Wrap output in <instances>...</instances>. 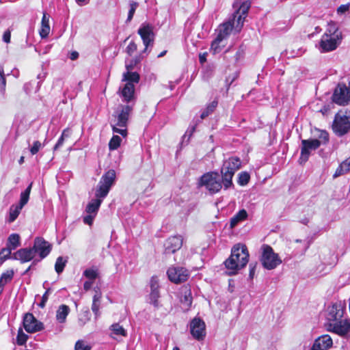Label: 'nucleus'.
I'll return each mask as SVG.
<instances>
[{
    "instance_id": "obj_41",
    "label": "nucleus",
    "mask_w": 350,
    "mask_h": 350,
    "mask_svg": "<svg viewBox=\"0 0 350 350\" xmlns=\"http://www.w3.org/2000/svg\"><path fill=\"white\" fill-rule=\"evenodd\" d=\"M83 275L89 279L90 280L94 281L95 279L97 278L98 275V273L97 269L90 268L87 269L83 271Z\"/></svg>"
},
{
    "instance_id": "obj_24",
    "label": "nucleus",
    "mask_w": 350,
    "mask_h": 350,
    "mask_svg": "<svg viewBox=\"0 0 350 350\" xmlns=\"http://www.w3.org/2000/svg\"><path fill=\"white\" fill-rule=\"evenodd\" d=\"M192 301L193 297L191 290L185 288L184 291L182 292V295L180 297V303L182 304L183 309L184 310H188L192 304Z\"/></svg>"
},
{
    "instance_id": "obj_53",
    "label": "nucleus",
    "mask_w": 350,
    "mask_h": 350,
    "mask_svg": "<svg viewBox=\"0 0 350 350\" xmlns=\"http://www.w3.org/2000/svg\"><path fill=\"white\" fill-rule=\"evenodd\" d=\"M29 198V196H27L26 194H23V193H21V198H20V202L18 203L19 206L23 207L28 202Z\"/></svg>"
},
{
    "instance_id": "obj_61",
    "label": "nucleus",
    "mask_w": 350,
    "mask_h": 350,
    "mask_svg": "<svg viewBox=\"0 0 350 350\" xmlns=\"http://www.w3.org/2000/svg\"><path fill=\"white\" fill-rule=\"evenodd\" d=\"M32 183H31L29 186L25 189V190L24 191H23L22 193H23V194H26L27 196H29L30 195V192H31V187H32Z\"/></svg>"
},
{
    "instance_id": "obj_34",
    "label": "nucleus",
    "mask_w": 350,
    "mask_h": 350,
    "mask_svg": "<svg viewBox=\"0 0 350 350\" xmlns=\"http://www.w3.org/2000/svg\"><path fill=\"white\" fill-rule=\"evenodd\" d=\"M20 245V237L18 234H12L9 236L8 239V248L10 250H15Z\"/></svg>"
},
{
    "instance_id": "obj_1",
    "label": "nucleus",
    "mask_w": 350,
    "mask_h": 350,
    "mask_svg": "<svg viewBox=\"0 0 350 350\" xmlns=\"http://www.w3.org/2000/svg\"><path fill=\"white\" fill-rule=\"evenodd\" d=\"M116 174L114 170H109L100 178L96 187V198L91 200L85 208L87 215L83 217L85 224L91 226L96 216L104 198L107 197L115 184Z\"/></svg>"
},
{
    "instance_id": "obj_10",
    "label": "nucleus",
    "mask_w": 350,
    "mask_h": 350,
    "mask_svg": "<svg viewBox=\"0 0 350 350\" xmlns=\"http://www.w3.org/2000/svg\"><path fill=\"white\" fill-rule=\"evenodd\" d=\"M329 331L340 336H347L350 334V319H341L334 323H329Z\"/></svg>"
},
{
    "instance_id": "obj_43",
    "label": "nucleus",
    "mask_w": 350,
    "mask_h": 350,
    "mask_svg": "<svg viewBox=\"0 0 350 350\" xmlns=\"http://www.w3.org/2000/svg\"><path fill=\"white\" fill-rule=\"evenodd\" d=\"M319 132L318 139H316L319 142L320 146L327 144L329 142L328 133L325 130H319Z\"/></svg>"
},
{
    "instance_id": "obj_57",
    "label": "nucleus",
    "mask_w": 350,
    "mask_h": 350,
    "mask_svg": "<svg viewBox=\"0 0 350 350\" xmlns=\"http://www.w3.org/2000/svg\"><path fill=\"white\" fill-rule=\"evenodd\" d=\"M257 263H250V273H249V277L250 278L252 279L254 278V273H255V269L256 267Z\"/></svg>"
},
{
    "instance_id": "obj_55",
    "label": "nucleus",
    "mask_w": 350,
    "mask_h": 350,
    "mask_svg": "<svg viewBox=\"0 0 350 350\" xmlns=\"http://www.w3.org/2000/svg\"><path fill=\"white\" fill-rule=\"evenodd\" d=\"M349 9V4H343L340 5L337 9L338 14H342L345 13Z\"/></svg>"
},
{
    "instance_id": "obj_38",
    "label": "nucleus",
    "mask_w": 350,
    "mask_h": 350,
    "mask_svg": "<svg viewBox=\"0 0 350 350\" xmlns=\"http://www.w3.org/2000/svg\"><path fill=\"white\" fill-rule=\"evenodd\" d=\"M66 262L67 260L64 259L62 256H59L56 259V262L55 264V270L58 274H60L61 273L63 272L66 267Z\"/></svg>"
},
{
    "instance_id": "obj_16",
    "label": "nucleus",
    "mask_w": 350,
    "mask_h": 350,
    "mask_svg": "<svg viewBox=\"0 0 350 350\" xmlns=\"http://www.w3.org/2000/svg\"><path fill=\"white\" fill-rule=\"evenodd\" d=\"M205 323L200 318H194L190 323V332L192 336L198 340H203L206 336Z\"/></svg>"
},
{
    "instance_id": "obj_9",
    "label": "nucleus",
    "mask_w": 350,
    "mask_h": 350,
    "mask_svg": "<svg viewBox=\"0 0 350 350\" xmlns=\"http://www.w3.org/2000/svg\"><path fill=\"white\" fill-rule=\"evenodd\" d=\"M320 147V143L317 139H302L299 161L306 163L310 155L312 150H315Z\"/></svg>"
},
{
    "instance_id": "obj_50",
    "label": "nucleus",
    "mask_w": 350,
    "mask_h": 350,
    "mask_svg": "<svg viewBox=\"0 0 350 350\" xmlns=\"http://www.w3.org/2000/svg\"><path fill=\"white\" fill-rule=\"evenodd\" d=\"M111 126H112V130H113V133L120 134L122 137L126 136L127 131L125 128L124 129H119L117 127L118 126L116 125V124H112Z\"/></svg>"
},
{
    "instance_id": "obj_37",
    "label": "nucleus",
    "mask_w": 350,
    "mask_h": 350,
    "mask_svg": "<svg viewBox=\"0 0 350 350\" xmlns=\"http://www.w3.org/2000/svg\"><path fill=\"white\" fill-rule=\"evenodd\" d=\"M245 18V16L242 15V14H238L237 16L234 20V14H233L232 18L230 19L229 21L232 22V24H233L234 27V25L236 23L235 29H236L237 31H239L243 25Z\"/></svg>"
},
{
    "instance_id": "obj_47",
    "label": "nucleus",
    "mask_w": 350,
    "mask_h": 350,
    "mask_svg": "<svg viewBox=\"0 0 350 350\" xmlns=\"http://www.w3.org/2000/svg\"><path fill=\"white\" fill-rule=\"evenodd\" d=\"M91 346L86 344L83 340H79L76 342L75 350H91Z\"/></svg>"
},
{
    "instance_id": "obj_49",
    "label": "nucleus",
    "mask_w": 350,
    "mask_h": 350,
    "mask_svg": "<svg viewBox=\"0 0 350 350\" xmlns=\"http://www.w3.org/2000/svg\"><path fill=\"white\" fill-rule=\"evenodd\" d=\"M42 147V144L39 141H36L33 142V146L30 148V152L31 154L34 155L38 152L40 149Z\"/></svg>"
},
{
    "instance_id": "obj_58",
    "label": "nucleus",
    "mask_w": 350,
    "mask_h": 350,
    "mask_svg": "<svg viewBox=\"0 0 350 350\" xmlns=\"http://www.w3.org/2000/svg\"><path fill=\"white\" fill-rule=\"evenodd\" d=\"M341 164L344 165L345 170H346L347 172L350 171V157L343 161Z\"/></svg>"
},
{
    "instance_id": "obj_44",
    "label": "nucleus",
    "mask_w": 350,
    "mask_h": 350,
    "mask_svg": "<svg viewBox=\"0 0 350 350\" xmlns=\"http://www.w3.org/2000/svg\"><path fill=\"white\" fill-rule=\"evenodd\" d=\"M250 179V174L246 172H242L239 174L238 183L239 185H246Z\"/></svg>"
},
{
    "instance_id": "obj_12",
    "label": "nucleus",
    "mask_w": 350,
    "mask_h": 350,
    "mask_svg": "<svg viewBox=\"0 0 350 350\" xmlns=\"http://www.w3.org/2000/svg\"><path fill=\"white\" fill-rule=\"evenodd\" d=\"M24 329L28 333H35L44 329V324L39 321L31 313H26L23 317Z\"/></svg>"
},
{
    "instance_id": "obj_60",
    "label": "nucleus",
    "mask_w": 350,
    "mask_h": 350,
    "mask_svg": "<svg viewBox=\"0 0 350 350\" xmlns=\"http://www.w3.org/2000/svg\"><path fill=\"white\" fill-rule=\"evenodd\" d=\"M3 41L5 42H10V32H5L3 36Z\"/></svg>"
},
{
    "instance_id": "obj_56",
    "label": "nucleus",
    "mask_w": 350,
    "mask_h": 350,
    "mask_svg": "<svg viewBox=\"0 0 350 350\" xmlns=\"http://www.w3.org/2000/svg\"><path fill=\"white\" fill-rule=\"evenodd\" d=\"M100 302H92V310L96 316L99 314Z\"/></svg>"
},
{
    "instance_id": "obj_19",
    "label": "nucleus",
    "mask_w": 350,
    "mask_h": 350,
    "mask_svg": "<svg viewBox=\"0 0 350 350\" xmlns=\"http://www.w3.org/2000/svg\"><path fill=\"white\" fill-rule=\"evenodd\" d=\"M183 245V239L180 235L169 237L164 243L165 254H174Z\"/></svg>"
},
{
    "instance_id": "obj_3",
    "label": "nucleus",
    "mask_w": 350,
    "mask_h": 350,
    "mask_svg": "<svg viewBox=\"0 0 350 350\" xmlns=\"http://www.w3.org/2000/svg\"><path fill=\"white\" fill-rule=\"evenodd\" d=\"M249 252L245 245L236 244L231 250L230 256L224 262L228 275H234L237 271L245 267L249 260Z\"/></svg>"
},
{
    "instance_id": "obj_32",
    "label": "nucleus",
    "mask_w": 350,
    "mask_h": 350,
    "mask_svg": "<svg viewBox=\"0 0 350 350\" xmlns=\"http://www.w3.org/2000/svg\"><path fill=\"white\" fill-rule=\"evenodd\" d=\"M223 40L221 39V36H217L216 38L212 41L211 45V51L214 53H219L221 51L222 47L224 46L222 44Z\"/></svg>"
},
{
    "instance_id": "obj_13",
    "label": "nucleus",
    "mask_w": 350,
    "mask_h": 350,
    "mask_svg": "<svg viewBox=\"0 0 350 350\" xmlns=\"http://www.w3.org/2000/svg\"><path fill=\"white\" fill-rule=\"evenodd\" d=\"M345 308L341 302H336L329 306L327 309L326 314V319L329 323H334L342 319Z\"/></svg>"
},
{
    "instance_id": "obj_11",
    "label": "nucleus",
    "mask_w": 350,
    "mask_h": 350,
    "mask_svg": "<svg viewBox=\"0 0 350 350\" xmlns=\"http://www.w3.org/2000/svg\"><path fill=\"white\" fill-rule=\"evenodd\" d=\"M167 274L169 280L176 284L187 280L189 273L187 269L180 267H172L167 269Z\"/></svg>"
},
{
    "instance_id": "obj_31",
    "label": "nucleus",
    "mask_w": 350,
    "mask_h": 350,
    "mask_svg": "<svg viewBox=\"0 0 350 350\" xmlns=\"http://www.w3.org/2000/svg\"><path fill=\"white\" fill-rule=\"evenodd\" d=\"M109 329L111 332V335L121 336L124 337L127 336L126 330L118 323L112 324L110 326ZM111 337L114 338L113 336H111Z\"/></svg>"
},
{
    "instance_id": "obj_25",
    "label": "nucleus",
    "mask_w": 350,
    "mask_h": 350,
    "mask_svg": "<svg viewBox=\"0 0 350 350\" xmlns=\"http://www.w3.org/2000/svg\"><path fill=\"white\" fill-rule=\"evenodd\" d=\"M234 26L231 21H228L220 25L218 27L217 36H221V39L224 40L230 34Z\"/></svg>"
},
{
    "instance_id": "obj_14",
    "label": "nucleus",
    "mask_w": 350,
    "mask_h": 350,
    "mask_svg": "<svg viewBox=\"0 0 350 350\" xmlns=\"http://www.w3.org/2000/svg\"><path fill=\"white\" fill-rule=\"evenodd\" d=\"M333 100L340 105H346L350 101V89L345 85L339 84L333 94Z\"/></svg>"
},
{
    "instance_id": "obj_23",
    "label": "nucleus",
    "mask_w": 350,
    "mask_h": 350,
    "mask_svg": "<svg viewBox=\"0 0 350 350\" xmlns=\"http://www.w3.org/2000/svg\"><path fill=\"white\" fill-rule=\"evenodd\" d=\"M250 5L251 3L248 1H245L242 3L236 1L233 4V8L236 10L234 13V20L238 14H242L246 16Z\"/></svg>"
},
{
    "instance_id": "obj_15",
    "label": "nucleus",
    "mask_w": 350,
    "mask_h": 350,
    "mask_svg": "<svg viewBox=\"0 0 350 350\" xmlns=\"http://www.w3.org/2000/svg\"><path fill=\"white\" fill-rule=\"evenodd\" d=\"M138 33L141 36L145 46L144 51H146L148 46L152 45L154 38L153 27L150 24H142L138 29Z\"/></svg>"
},
{
    "instance_id": "obj_7",
    "label": "nucleus",
    "mask_w": 350,
    "mask_h": 350,
    "mask_svg": "<svg viewBox=\"0 0 350 350\" xmlns=\"http://www.w3.org/2000/svg\"><path fill=\"white\" fill-rule=\"evenodd\" d=\"M32 250L36 257L35 262H39L50 254L52 245L44 238L37 237L34 239Z\"/></svg>"
},
{
    "instance_id": "obj_54",
    "label": "nucleus",
    "mask_w": 350,
    "mask_h": 350,
    "mask_svg": "<svg viewBox=\"0 0 350 350\" xmlns=\"http://www.w3.org/2000/svg\"><path fill=\"white\" fill-rule=\"evenodd\" d=\"M347 172L346 170H345V167H344V165H342V164H340L338 168L336 169L334 174V178H336V177H338L345 173H347Z\"/></svg>"
},
{
    "instance_id": "obj_27",
    "label": "nucleus",
    "mask_w": 350,
    "mask_h": 350,
    "mask_svg": "<svg viewBox=\"0 0 350 350\" xmlns=\"http://www.w3.org/2000/svg\"><path fill=\"white\" fill-rule=\"evenodd\" d=\"M247 217V211L245 209L240 210L230 219V228H234L239 222L244 221Z\"/></svg>"
},
{
    "instance_id": "obj_30",
    "label": "nucleus",
    "mask_w": 350,
    "mask_h": 350,
    "mask_svg": "<svg viewBox=\"0 0 350 350\" xmlns=\"http://www.w3.org/2000/svg\"><path fill=\"white\" fill-rule=\"evenodd\" d=\"M23 208V207H20L18 204H12L10 208L8 221L9 223L14 222L19 215Z\"/></svg>"
},
{
    "instance_id": "obj_51",
    "label": "nucleus",
    "mask_w": 350,
    "mask_h": 350,
    "mask_svg": "<svg viewBox=\"0 0 350 350\" xmlns=\"http://www.w3.org/2000/svg\"><path fill=\"white\" fill-rule=\"evenodd\" d=\"M136 50L137 45L134 42H131L126 49V53L129 55H131Z\"/></svg>"
},
{
    "instance_id": "obj_20",
    "label": "nucleus",
    "mask_w": 350,
    "mask_h": 350,
    "mask_svg": "<svg viewBox=\"0 0 350 350\" xmlns=\"http://www.w3.org/2000/svg\"><path fill=\"white\" fill-rule=\"evenodd\" d=\"M333 340L328 334L322 335L316 338L311 347V350H328L332 347Z\"/></svg>"
},
{
    "instance_id": "obj_39",
    "label": "nucleus",
    "mask_w": 350,
    "mask_h": 350,
    "mask_svg": "<svg viewBox=\"0 0 350 350\" xmlns=\"http://www.w3.org/2000/svg\"><path fill=\"white\" fill-rule=\"evenodd\" d=\"M29 336L24 333L22 328H19L18 330L17 336L16 338V343L19 345L22 346L25 345Z\"/></svg>"
},
{
    "instance_id": "obj_52",
    "label": "nucleus",
    "mask_w": 350,
    "mask_h": 350,
    "mask_svg": "<svg viewBox=\"0 0 350 350\" xmlns=\"http://www.w3.org/2000/svg\"><path fill=\"white\" fill-rule=\"evenodd\" d=\"M50 291H51V288H47L46 292L42 295V300H41L40 303L39 304L40 307H41V308L44 307L45 304L48 300V296H49V293H50Z\"/></svg>"
},
{
    "instance_id": "obj_48",
    "label": "nucleus",
    "mask_w": 350,
    "mask_h": 350,
    "mask_svg": "<svg viewBox=\"0 0 350 350\" xmlns=\"http://www.w3.org/2000/svg\"><path fill=\"white\" fill-rule=\"evenodd\" d=\"M6 79L4 75L3 69H0V92H3L5 88Z\"/></svg>"
},
{
    "instance_id": "obj_4",
    "label": "nucleus",
    "mask_w": 350,
    "mask_h": 350,
    "mask_svg": "<svg viewBox=\"0 0 350 350\" xmlns=\"http://www.w3.org/2000/svg\"><path fill=\"white\" fill-rule=\"evenodd\" d=\"M241 165V161L237 157H230L224 161L221 168V174L224 189L226 190L233 186L232 177Z\"/></svg>"
},
{
    "instance_id": "obj_46",
    "label": "nucleus",
    "mask_w": 350,
    "mask_h": 350,
    "mask_svg": "<svg viewBox=\"0 0 350 350\" xmlns=\"http://www.w3.org/2000/svg\"><path fill=\"white\" fill-rule=\"evenodd\" d=\"M129 5H130V9L129 10L126 22H130L132 20V18L134 16V14L135 12V10L137 8L139 4L137 2L131 1V2H130Z\"/></svg>"
},
{
    "instance_id": "obj_17",
    "label": "nucleus",
    "mask_w": 350,
    "mask_h": 350,
    "mask_svg": "<svg viewBox=\"0 0 350 350\" xmlns=\"http://www.w3.org/2000/svg\"><path fill=\"white\" fill-rule=\"evenodd\" d=\"M135 90L134 84L125 83L124 87L120 90V96L122 100L126 103V105H133V107H134L136 100Z\"/></svg>"
},
{
    "instance_id": "obj_62",
    "label": "nucleus",
    "mask_w": 350,
    "mask_h": 350,
    "mask_svg": "<svg viewBox=\"0 0 350 350\" xmlns=\"http://www.w3.org/2000/svg\"><path fill=\"white\" fill-rule=\"evenodd\" d=\"M32 183H31L29 186L25 189V190L24 191H23L22 193H23V194H26L27 196H29L30 195V192H31V187H32Z\"/></svg>"
},
{
    "instance_id": "obj_26",
    "label": "nucleus",
    "mask_w": 350,
    "mask_h": 350,
    "mask_svg": "<svg viewBox=\"0 0 350 350\" xmlns=\"http://www.w3.org/2000/svg\"><path fill=\"white\" fill-rule=\"evenodd\" d=\"M69 312L70 308L65 304H62L61 306H59L56 312L57 321L60 323H64Z\"/></svg>"
},
{
    "instance_id": "obj_42",
    "label": "nucleus",
    "mask_w": 350,
    "mask_h": 350,
    "mask_svg": "<svg viewBox=\"0 0 350 350\" xmlns=\"http://www.w3.org/2000/svg\"><path fill=\"white\" fill-rule=\"evenodd\" d=\"M196 125L190 126L187 131L185 132V135L183 136L181 144H187L191 137L192 136L193 133L196 131Z\"/></svg>"
},
{
    "instance_id": "obj_5",
    "label": "nucleus",
    "mask_w": 350,
    "mask_h": 350,
    "mask_svg": "<svg viewBox=\"0 0 350 350\" xmlns=\"http://www.w3.org/2000/svg\"><path fill=\"white\" fill-rule=\"evenodd\" d=\"M198 185L200 187H204L211 194L219 192L224 185L217 172H209L204 174L200 177Z\"/></svg>"
},
{
    "instance_id": "obj_28",
    "label": "nucleus",
    "mask_w": 350,
    "mask_h": 350,
    "mask_svg": "<svg viewBox=\"0 0 350 350\" xmlns=\"http://www.w3.org/2000/svg\"><path fill=\"white\" fill-rule=\"evenodd\" d=\"M140 79V76L137 72H125L122 75V81L126 83H138Z\"/></svg>"
},
{
    "instance_id": "obj_6",
    "label": "nucleus",
    "mask_w": 350,
    "mask_h": 350,
    "mask_svg": "<svg viewBox=\"0 0 350 350\" xmlns=\"http://www.w3.org/2000/svg\"><path fill=\"white\" fill-rule=\"evenodd\" d=\"M260 250V261L265 269L272 270L282 263V260L278 254L273 252V248L270 245L263 244L261 246Z\"/></svg>"
},
{
    "instance_id": "obj_21",
    "label": "nucleus",
    "mask_w": 350,
    "mask_h": 350,
    "mask_svg": "<svg viewBox=\"0 0 350 350\" xmlns=\"http://www.w3.org/2000/svg\"><path fill=\"white\" fill-rule=\"evenodd\" d=\"M12 258L17 260H20L21 263L29 262L31 260H35V254L32 250V247L21 248L14 252Z\"/></svg>"
},
{
    "instance_id": "obj_22",
    "label": "nucleus",
    "mask_w": 350,
    "mask_h": 350,
    "mask_svg": "<svg viewBox=\"0 0 350 350\" xmlns=\"http://www.w3.org/2000/svg\"><path fill=\"white\" fill-rule=\"evenodd\" d=\"M133 109V105H125L122 106V109L117 116V126L121 128L126 127L128 120Z\"/></svg>"
},
{
    "instance_id": "obj_18",
    "label": "nucleus",
    "mask_w": 350,
    "mask_h": 350,
    "mask_svg": "<svg viewBox=\"0 0 350 350\" xmlns=\"http://www.w3.org/2000/svg\"><path fill=\"white\" fill-rule=\"evenodd\" d=\"M150 293L149 294V303L155 308L159 307V298L160 297L159 284L157 277L152 276L150 280Z\"/></svg>"
},
{
    "instance_id": "obj_40",
    "label": "nucleus",
    "mask_w": 350,
    "mask_h": 350,
    "mask_svg": "<svg viewBox=\"0 0 350 350\" xmlns=\"http://www.w3.org/2000/svg\"><path fill=\"white\" fill-rule=\"evenodd\" d=\"M122 139L118 135H113L109 142V148L111 150H116L121 144Z\"/></svg>"
},
{
    "instance_id": "obj_64",
    "label": "nucleus",
    "mask_w": 350,
    "mask_h": 350,
    "mask_svg": "<svg viewBox=\"0 0 350 350\" xmlns=\"http://www.w3.org/2000/svg\"><path fill=\"white\" fill-rule=\"evenodd\" d=\"M77 3L79 5H85L88 3V0H75Z\"/></svg>"
},
{
    "instance_id": "obj_45",
    "label": "nucleus",
    "mask_w": 350,
    "mask_h": 350,
    "mask_svg": "<svg viewBox=\"0 0 350 350\" xmlns=\"http://www.w3.org/2000/svg\"><path fill=\"white\" fill-rule=\"evenodd\" d=\"M11 254H12V251L9 248L5 247V248L1 249L0 251V264L1 265L7 259L10 258Z\"/></svg>"
},
{
    "instance_id": "obj_8",
    "label": "nucleus",
    "mask_w": 350,
    "mask_h": 350,
    "mask_svg": "<svg viewBox=\"0 0 350 350\" xmlns=\"http://www.w3.org/2000/svg\"><path fill=\"white\" fill-rule=\"evenodd\" d=\"M332 129L338 136H342L350 131V116L340 113L335 115Z\"/></svg>"
},
{
    "instance_id": "obj_63",
    "label": "nucleus",
    "mask_w": 350,
    "mask_h": 350,
    "mask_svg": "<svg viewBox=\"0 0 350 350\" xmlns=\"http://www.w3.org/2000/svg\"><path fill=\"white\" fill-rule=\"evenodd\" d=\"M100 295L98 294V293H96L94 295V297H93V301L95 302H100Z\"/></svg>"
},
{
    "instance_id": "obj_35",
    "label": "nucleus",
    "mask_w": 350,
    "mask_h": 350,
    "mask_svg": "<svg viewBox=\"0 0 350 350\" xmlns=\"http://www.w3.org/2000/svg\"><path fill=\"white\" fill-rule=\"evenodd\" d=\"M42 27L40 31V36L44 38L48 36L50 32V26L49 24V18H46L45 14H44L43 17L42 18Z\"/></svg>"
},
{
    "instance_id": "obj_59",
    "label": "nucleus",
    "mask_w": 350,
    "mask_h": 350,
    "mask_svg": "<svg viewBox=\"0 0 350 350\" xmlns=\"http://www.w3.org/2000/svg\"><path fill=\"white\" fill-rule=\"evenodd\" d=\"M92 284H93V281H92V280L85 281L83 284V288L85 291L90 290L92 286Z\"/></svg>"
},
{
    "instance_id": "obj_36",
    "label": "nucleus",
    "mask_w": 350,
    "mask_h": 350,
    "mask_svg": "<svg viewBox=\"0 0 350 350\" xmlns=\"http://www.w3.org/2000/svg\"><path fill=\"white\" fill-rule=\"evenodd\" d=\"M217 106V101L213 100L211 102L205 109H204L200 115L201 119H204L214 111Z\"/></svg>"
},
{
    "instance_id": "obj_2",
    "label": "nucleus",
    "mask_w": 350,
    "mask_h": 350,
    "mask_svg": "<svg viewBox=\"0 0 350 350\" xmlns=\"http://www.w3.org/2000/svg\"><path fill=\"white\" fill-rule=\"evenodd\" d=\"M342 40V33L338 25L336 23L330 21L319 42V50L321 53L334 51L340 45Z\"/></svg>"
},
{
    "instance_id": "obj_29",
    "label": "nucleus",
    "mask_w": 350,
    "mask_h": 350,
    "mask_svg": "<svg viewBox=\"0 0 350 350\" xmlns=\"http://www.w3.org/2000/svg\"><path fill=\"white\" fill-rule=\"evenodd\" d=\"M14 276V271L8 270L3 273L0 277V293H2L5 284L10 282Z\"/></svg>"
},
{
    "instance_id": "obj_33",
    "label": "nucleus",
    "mask_w": 350,
    "mask_h": 350,
    "mask_svg": "<svg viewBox=\"0 0 350 350\" xmlns=\"http://www.w3.org/2000/svg\"><path fill=\"white\" fill-rule=\"evenodd\" d=\"M71 135V131L69 128L63 130L60 137L58 139L56 144L53 147V151L59 150L64 144L65 138H68Z\"/></svg>"
}]
</instances>
